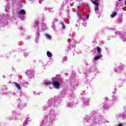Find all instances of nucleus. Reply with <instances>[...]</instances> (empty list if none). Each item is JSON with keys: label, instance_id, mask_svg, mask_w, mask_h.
I'll list each match as a JSON object with an SVG mask.
<instances>
[{"label": "nucleus", "instance_id": "1", "mask_svg": "<svg viewBox=\"0 0 126 126\" xmlns=\"http://www.w3.org/2000/svg\"><path fill=\"white\" fill-rule=\"evenodd\" d=\"M52 84L55 88H56V89H60V83L59 82L54 81L52 83Z\"/></svg>", "mask_w": 126, "mask_h": 126}, {"label": "nucleus", "instance_id": "2", "mask_svg": "<svg viewBox=\"0 0 126 126\" xmlns=\"http://www.w3.org/2000/svg\"><path fill=\"white\" fill-rule=\"evenodd\" d=\"M92 3L94 4V5H95V6L94 7L95 11H97L99 10V3H98V2H96L95 1H92Z\"/></svg>", "mask_w": 126, "mask_h": 126}, {"label": "nucleus", "instance_id": "3", "mask_svg": "<svg viewBox=\"0 0 126 126\" xmlns=\"http://www.w3.org/2000/svg\"><path fill=\"white\" fill-rule=\"evenodd\" d=\"M18 14H19V15L20 14H22V15H24L26 14V12H25V10L23 9H21L18 12Z\"/></svg>", "mask_w": 126, "mask_h": 126}, {"label": "nucleus", "instance_id": "4", "mask_svg": "<svg viewBox=\"0 0 126 126\" xmlns=\"http://www.w3.org/2000/svg\"><path fill=\"white\" fill-rule=\"evenodd\" d=\"M15 86V87L18 89V90H20L21 89V88L20 87V85L16 82L14 83Z\"/></svg>", "mask_w": 126, "mask_h": 126}, {"label": "nucleus", "instance_id": "5", "mask_svg": "<svg viewBox=\"0 0 126 126\" xmlns=\"http://www.w3.org/2000/svg\"><path fill=\"white\" fill-rule=\"evenodd\" d=\"M46 55L48 58H52V57H53L52 53H51L50 51H47L46 53Z\"/></svg>", "mask_w": 126, "mask_h": 126}, {"label": "nucleus", "instance_id": "6", "mask_svg": "<svg viewBox=\"0 0 126 126\" xmlns=\"http://www.w3.org/2000/svg\"><path fill=\"white\" fill-rule=\"evenodd\" d=\"M33 25L34 27H37L39 25V21L35 20L33 23Z\"/></svg>", "mask_w": 126, "mask_h": 126}, {"label": "nucleus", "instance_id": "7", "mask_svg": "<svg viewBox=\"0 0 126 126\" xmlns=\"http://www.w3.org/2000/svg\"><path fill=\"white\" fill-rule=\"evenodd\" d=\"M117 15V12H114L112 14H111V17H115Z\"/></svg>", "mask_w": 126, "mask_h": 126}, {"label": "nucleus", "instance_id": "8", "mask_svg": "<svg viewBox=\"0 0 126 126\" xmlns=\"http://www.w3.org/2000/svg\"><path fill=\"white\" fill-rule=\"evenodd\" d=\"M100 59H101V56L100 55H98L94 58V60L97 61V60H99Z\"/></svg>", "mask_w": 126, "mask_h": 126}, {"label": "nucleus", "instance_id": "9", "mask_svg": "<svg viewBox=\"0 0 126 126\" xmlns=\"http://www.w3.org/2000/svg\"><path fill=\"white\" fill-rule=\"evenodd\" d=\"M96 50L97 51V53H98L99 54L101 53V49L100 48V47H99V46H97L96 47Z\"/></svg>", "mask_w": 126, "mask_h": 126}, {"label": "nucleus", "instance_id": "10", "mask_svg": "<svg viewBox=\"0 0 126 126\" xmlns=\"http://www.w3.org/2000/svg\"><path fill=\"white\" fill-rule=\"evenodd\" d=\"M46 37L47 39H51V35H50L48 34H46Z\"/></svg>", "mask_w": 126, "mask_h": 126}, {"label": "nucleus", "instance_id": "11", "mask_svg": "<svg viewBox=\"0 0 126 126\" xmlns=\"http://www.w3.org/2000/svg\"><path fill=\"white\" fill-rule=\"evenodd\" d=\"M61 24L62 25V27L63 29L65 28V26L63 23H61Z\"/></svg>", "mask_w": 126, "mask_h": 126}, {"label": "nucleus", "instance_id": "12", "mask_svg": "<svg viewBox=\"0 0 126 126\" xmlns=\"http://www.w3.org/2000/svg\"><path fill=\"white\" fill-rule=\"evenodd\" d=\"M45 85H50V84H51V82H45L44 83Z\"/></svg>", "mask_w": 126, "mask_h": 126}, {"label": "nucleus", "instance_id": "13", "mask_svg": "<svg viewBox=\"0 0 126 126\" xmlns=\"http://www.w3.org/2000/svg\"><path fill=\"white\" fill-rule=\"evenodd\" d=\"M77 14H78V16H80V17H81V13H80V11L78 12Z\"/></svg>", "mask_w": 126, "mask_h": 126}, {"label": "nucleus", "instance_id": "14", "mask_svg": "<svg viewBox=\"0 0 126 126\" xmlns=\"http://www.w3.org/2000/svg\"><path fill=\"white\" fill-rule=\"evenodd\" d=\"M118 126H124V125L122 124H118Z\"/></svg>", "mask_w": 126, "mask_h": 126}, {"label": "nucleus", "instance_id": "15", "mask_svg": "<svg viewBox=\"0 0 126 126\" xmlns=\"http://www.w3.org/2000/svg\"><path fill=\"white\" fill-rule=\"evenodd\" d=\"M88 18H89V15H88L87 16V19H88Z\"/></svg>", "mask_w": 126, "mask_h": 126}, {"label": "nucleus", "instance_id": "16", "mask_svg": "<svg viewBox=\"0 0 126 126\" xmlns=\"http://www.w3.org/2000/svg\"><path fill=\"white\" fill-rule=\"evenodd\" d=\"M125 5H126V0H125Z\"/></svg>", "mask_w": 126, "mask_h": 126}, {"label": "nucleus", "instance_id": "17", "mask_svg": "<svg viewBox=\"0 0 126 126\" xmlns=\"http://www.w3.org/2000/svg\"><path fill=\"white\" fill-rule=\"evenodd\" d=\"M95 0V1H98V0Z\"/></svg>", "mask_w": 126, "mask_h": 126}, {"label": "nucleus", "instance_id": "18", "mask_svg": "<svg viewBox=\"0 0 126 126\" xmlns=\"http://www.w3.org/2000/svg\"><path fill=\"white\" fill-rule=\"evenodd\" d=\"M119 0V1H121V0Z\"/></svg>", "mask_w": 126, "mask_h": 126}]
</instances>
